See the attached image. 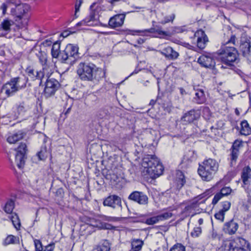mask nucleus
Instances as JSON below:
<instances>
[{
    "instance_id": "9d476101",
    "label": "nucleus",
    "mask_w": 251,
    "mask_h": 251,
    "mask_svg": "<svg viewBox=\"0 0 251 251\" xmlns=\"http://www.w3.org/2000/svg\"><path fill=\"white\" fill-rule=\"evenodd\" d=\"M103 204L113 209H122L121 199L115 195H110L105 198L103 201Z\"/></svg>"
},
{
    "instance_id": "6ab92c4d",
    "label": "nucleus",
    "mask_w": 251,
    "mask_h": 251,
    "mask_svg": "<svg viewBox=\"0 0 251 251\" xmlns=\"http://www.w3.org/2000/svg\"><path fill=\"white\" fill-rule=\"evenodd\" d=\"M195 35L198 36L197 46L200 49H203L208 41V37L202 30H200L196 33Z\"/></svg>"
},
{
    "instance_id": "3c124183",
    "label": "nucleus",
    "mask_w": 251,
    "mask_h": 251,
    "mask_svg": "<svg viewBox=\"0 0 251 251\" xmlns=\"http://www.w3.org/2000/svg\"><path fill=\"white\" fill-rule=\"evenodd\" d=\"M36 251H42L43 247L41 241L36 239L34 241Z\"/></svg>"
},
{
    "instance_id": "4d7b16f0",
    "label": "nucleus",
    "mask_w": 251,
    "mask_h": 251,
    "mask_svg": "<svg viewBox=\"0 0 251 251\" xmlns=\"http://www.w3.org/2000/svg\"><path fill=\"white\" fill-rule=\"evenodd\" d=\"M8 6H9L5 2L2 4L0 7V9L2 10L3 14H5L6 13L7 8Z\"/></svg>"
},
{
    "instance_id": "a211bd4d",
    "label": "nucleus",
    "mask_w": 251,
    "mask_h": 251,
    "mask_svg": "<svg viewBox=\"0 0 251 251\" xmlns=\"http://www.w3.org/2000/svg\"><path fill=\"white\" fill-rule=\"evenodd\" d=\"M126 17L125 14H117L111 17L108 24L112 28L121 27L123 24Z\"/></svg>"
},
{
    "instance_id": "f3484780",
    "label": "nucleus",
    "mask_w": 251,
    "mask_h": 251,
    "mask_svg": "<svg viewBox=\"0 0 251 251\" xmlns=\"http://www.w3.org/2000/svg\"><path fill=\"white\" fill-rule=\"evenodd\" d=\"M16 88L15 83H14L12 78L4 84L1 89L0 92L5 91V93L7 97H9L13 96L18 91Z\"/></svg>"
},
{
    "instance_id": "2f4dec72",
    "label": "nucleus",
    "mask_w": 251,
    "mask_h": 251,
    "mask_svg": "<svg viewBox=\"0 0 251 251\" xmlns=\"http://www.w3.org/2000/svg\"><path fill=\"white\" fill-rule=\"evenodd\" d=\"M241 128L240 130V133L242 135L247 136L251 133V128L247 121L244 120L241 123Z\"/></svg>"
},
{
    "instance_id": "052dcab7",
    "label": "nucleus",
    "mask_w": 251,
    "mask_h": 251,
    "mask_svg": "<svg viewBox=\"0 0 251 251\" xmlns=\"http://www.w3.org/2000/svg\"><path fill=\"white\" fill-rule=\"evenodd\" d=\"M186 31L184 27H176L175 29V32L176 33H182Z\"/></svg>"
},
{
    "instance_id": "f03ea898",
    "label": "nucleus",
    "mask_w": 251,
    "mask_h": 251,
    "mask_svg": "<svg viewBox=\"0 0 251 251\" xmlns=\"http://www.w3.org/2000/svg\"><path fill=\"white\" fill-rule=\"evenodd\" d=\"M236 38L232 35L230 39L218 50L220 59L225 64L230 66L237 59L238 51L234 47L229 46L230 44L235 45Z\"/></svg>"
},
{
    "instance_id": "6e6552de",
    "label": "nucleus",
    "mask_w": 251,
    "mask_h": 251,
    "mask_svg": "<svg viewBox=\"0 0 251 251\" xmlns=\"http://www.w3.org/2000/svg\"><path fill=\"white\" fill-rule=\"evenodd\" d=\"M59 87L60 84L57 80L53 78H48L45 83L44 96L48 98L53 96Z\"/></svg>"
},
{
    "instance_id": "dca6fc26",
    "label": "nucleus",
    "mask_w": 251,
    "mask_h": 251,
    "mask_svg": "<svg viewBox=\"0 0 251 251\" xmlns=\"http://www.w3.org/2000/svg\"><path fill=\"white\" fill-rule=\"evenodd\" d=\"M198 62L202 67L213 69L215 67V62L210 55H202L198 59Z\"/></svg>"
},
{
    "instance_id": "20e7f679",
    "label": "nucleus",
    "mask_w": 251,
    "mask_h": 251,
    "mask_svg": "<svg viewBox=\"0 0 251 251\" xmlns=\"http://www.w3.org/2000/svg\"><path fill=\"white\" fill-rule=\"evenodd\" d=\"M142 166L150 175L159 176L163 173V167L158 159L153 155H145L142 159Z\"/></svg>"
},
{
    "instance_id": "13d9d810",
    "label": "nucleus",
    "mask_w": 251,
    "mask_h": 251,
    "mask_svg": "<svg viewBox=\"0 0 251 251\" xmlns=\"http://www.w3.org/2000/svg\"><path fill=\"white\" fill-rule=\"evenodd\" d=\"M54 249V244H49L46 246L44 251H53Z\"/></svg>"
},
{
    "instance_id": "e2e57ef3",
    "label": "nucleus",
    "mask_w": 251,
    "mask_h": 251,
    "mask_svg": "<svg viewBox=\"0 0 251 251\" xmlns=\"http://www.w3.org/2000/svg\"><path fill=\"white\" fill-rule=\"evenodd\" d=\"M51 44V42L50 40H46L45 42H43V45L45 46H50Z\"/></svg>"
},
{
    "instance_id": "7ed1b4c3",
    "label": "nucleus",
    "mask_w": 251,
    "mask_h": 251,
    "mask_svg": "<svg viewBox=\"0 0 251 251\" xmlns=\"http://www.w3.org/2000/svg\"><path fill=\"white\" fill-rule=\"evenodd\" d=\"M30 6L26 3H21L12 8L11 10V14L14 16L15 25L19 28L25 27L28 21L27 12Z\"/></svg>"
},
{
    "instance_id": "37998d69",
    "label": "nucleus",
    "mask_w": 251,
    "mask_h": 251,
    "mask_svg": "<svg viewBox=\"0 0 251 251\" xmlns=\"http://www.w3.org/2000/svg\"><path fill=\"white\" fill-rule=\"evenodd\" d=\"M170 251H185V247L181 244H176L173 246Z\"/></svg>"
},
{
    "instance_id": "4be33fe9",
    "label": "nucleus",
    "mask_w": 251,
    "mask_h": 251,
    "mask_svg": "<svg viewBox=\"0 0 251 251\" xmlns=\"http://www.w3.org/2000/svg\"><path fill=\"white\" fill-rule=\"evenodd\" d=\"M12 79L18 91L25 88L28 81V78L25 76L13 77L12 78Z\"/></svg>"
},
{
    "instance_id": "5fc2aeb1",
    "label": "nucleus",
    "mask_w": 251,
    "mask_h": 251,
    "mask_svg": "<svg viewBox=\"0 0 251 251\" xmlns=\"http://www.w3.org/2000/svg\"><path fill=\"white\" fill-rule=\"evenodd\" d=\"M25 111V107L23 103L20 104L17 107V111L19 114H22Z\"/></svg>"
},
{
    "instance_id": "b1692460",
    "label": "nucleus",
    "mask_w": 251,
    "mask_h": 251,
    "mask_svg": "<svg viewBox=\"0 0 251 251\" xmlns=\"http://www.w3.org/2000/svg\"><path fill=\"white\" fill-rule=\"evenodd\" d=\"M160 52L166 58L172 60L176 59L178 56V53L174 50L173 49L170 47L166 48L165 49H163Z\"/></svg>"
},
{
    "instance_id": "393cba45",
    "label": "nucleus",
    "mask_w": 251,
    "mask_h": 251,
    "mask_svg": "<svg viewBox=\"0 0 251 251\" xmlns=\"http://www.w3.org/2000/svg\"><path fill=\"white\" fill-rule=\"evenodd\" d=\"M37 56L39 60V62L43 67V71L44 72L47 71L49 69L50 66L48 63L47 54L45 52L41 51L39 52Z\"/></svg>"
},
{
    "instance_id": "603ef678",
    "label": "nucleus",
    "mask_w": 251,
    "mask_h": 251,
    "mask_svg": "<svg viewBox=\"0 0 251 251\" xmlns=\"http://www.w3.org/2000/svg\"><path fill=\"white\" fill-rule=\"evenodd\" d=\"M83 2V0H76L75 4V15L76 16V13L79 11V8Z\"/></svg>"
},
{
    "instance_id": "aec40b11",
    "label": "nucleus",
    "mask_w": 251,
    "mask_h": 251,
    "mask_svg": "<svg viewBox=\"0 0 251 251\" xmlns=\"http://www.w3.org/2000/svg\"><path fill=\"white\" fill-rule=\"evenodd\" d=\"M238 228V225L233 220L226 223L223 226V230L230 235L234 234Z\"/></svg>"
},
{
    "instance_id": "f257e3e1",
    "label": "nucleus",
    "mask_w": 251,
    "mask_h": 251,
    "mask_svg": "<svg viewBox=\"0 0 251 251\" xmlns=\"http://www.w3.org/2000/svg\"><path fill=\"white\" fill-rule=\"evenodd\" d=\"M79 78L82 81L97 83L103 77L104 73L101 69L91 63H80L76 70Z\"/></svg>"
},
{
    "instance_id": "338daca9",
    "label": "nucleus",
    "mask_w": 251,
    "mask_h": 251,
    "mask_svg": "<svg viewBox=\"0 0 251 251\" xmlns=\"http://www.w3.org/2000/svg\"><path fill=\"white\" fill-rule=\"evenodd\" d=\"M5 3H7L8 6H9L10 4L15 3V0H6Z\"/></svg>"
},
{
    "instance_id": "c85d7f7f",
    "label": "nucleus",
    "mask_w": 251,
    "mask_h": 251,
    "mask_svg": "<svg viewBox=\"0 0 251 251\" xmlns=\"http://www.w3.org/2000/svg\"><path fill=\"white\" fill-rule=\"evenodd\" d=\"M24 136V133L21 131H19L18 132L9 136L7 138V141L10 144H14L19 140L22 139Z\"/></svg>"
},
{
    "instance_id": "f704fd0d",
    "label": "nucleus",
    "mask_w": 251,
    "mask_h": 251,
    "mask_svg": "<svg viewBox=\"0 0 251 251\" xmlns=\"http://www.w3.org/2000/svg\"><path fill=\"white\" fill-rule=\"evenodd\" d=\"M19 242V238L12 235H9L7 236L3 242L4 246L11 244H16Z\"/></svg>"
},
{
    "instance_id": "4468645a",
    "label": "nucleus",
    "mask_w": 251,
    "mask_h": 251,
    "mask_svg": "<svg viewBox=\"0 0 251 251\" xmlns=\"http://www.w3.org/2000/svg\"><path fill=\"white\" fill-rule=\"evenodd\" d=\"M153 27H151L150 29H145V30H137L133 31L135 33H141L143 35H147L148 33H156L158 34L157 37H162L168 35V33L166 31H162L161 30L160 27L158 25L154 26L153 25Z\"/></svg>"
},
{
    "instance_id": "72a5a7b5",
    "label": "nucleus",
    "mask_w": 251,
    "mask_h": 251,
    "mask_svg": "<svg viewBox=\"0 0 251 251\" xmlns=\"http://www.w3.org/2000/svg\"><path fill=\"white\" fill-rule=\"evenodd\" d=\"M60 44L59 42H55L51 48V53L53 58H57L61 53L60 51Z\"/></svg>"
},
{
    "instance_id": "79ce46f5",
    "label": "nucleus",
    "mask_w": 251,
    "mask_h": 251,
    "mask_svg": "<svg viewBox=\"0 0 251 251\" xmlns=\"http://www.w3.org/2000/svg\"><path fill=\"white\" fill-rule=\"evenodd\" d=\"M109 116V112L107 110L103 109L99 110L97 114V117L100 119H107Z\"/></svg>"
},
{
    "instance_id": "c03bdc74",
    "label": "nucleus",
    "mask_w": 251,
    "mask_h": 251,
    "mask_svg": "<svg viewBox=\"0 0 251 251\" xmlns=\"http://www.w3.org/2000/svg\"><path fill=\"white\" fill-rule=\"evenodd\" d=\"M158 216H154L148 218L146 220L145 223L148 225H152L159 222Z\"/></svg>"
},
{
    "instance_id": "bf43d9fd",
    "label": "nucleus",
    "mask_w": 251,
    "mask_h": 251,
    "mask_svg": "<svg viewBox=\"0 0 251 251\" xmlns=\"http://www.w3.org/2000/svg\"><path fill=\"white\" fill-rule=\"evenodd\" d=\"M203 115H205L206 114L207 118H208L209 116L211 115V113L208 107L204 108L203 110Z\"/></svg>"
},
{
    "instance_id": "a18cd8bd",
    "label": "nucleus",
    "mask_w": 251,
    "mask_h": 251,
    "mask_svg": "<svg viewBox=\"0 0 251 251\" xmlns=\"http://www.w3.org/2000/svg\"><path fill=\"white\" fill-rule=\"evenodd\" d=\"M201 233V227H196L191 233V235L193 237H198Z\"/></svg>"
},
{
    "instance_id": "423d86ee",
    "label": "nucleus",
    "mask_w": 251,
    "mask_h": 251,
    "mask_svg": "<svg viewBox=\"0 0 251 251\" xmlns=\"http://www.w3.org/2000/svg\"><path fill=\"white\" fill-rule=\"evenodd\" d=\"M78 48L73 44L67 45L65 49L60 53L62 62L72 64L74 63L76 57H78Z\"/></svg>"
},
{
    "instance_id": "ddd939ff",
    "label": "nucleus",
    "mask_w": 251,
    "mask_h": 251,
    "mask_svg": "<svg viewBox=\"0 0 251 251\" xmlns=\"http://www.w3.org/2000/svg\"><path fill=\"white\" fill-rule=\"evenodd\" d=\"M242 146V142L239 140H235L230 150V166H233L235 165L237 159L239 154V149Z\"/></svg>"
},
{
    "instance_id": "09e8293b",
    "label": "nucleus",
    "mask_w": 251,
    "mask_h": 251,
    "mask_svg": "<svg viewBox=\"0 0 251 251\" xmlns=\"http://www.w3.org/2000/svg\"><path fill=\"white\" fill-rule=\"evenodd\" d=\"M26 151V146L25 143H21L17 149V153H23L25 154Z\"/></svg>"
},
{
    "instance_id": "cd10ccee",
    "label": "nucleus",
    "mask_w": 251,
    "mask_h": 251,
    "mask_svg": "<svg viewBox=\"0 0 251 251\" xmlns=\"http://www.w3.org/2000/svg\"><path fill=\"white\" fill-rule=\"evenodd\" d=\"M110 245L107 240H104L96 246L92 251H110Z\"/></svg>"
},
{
    "instance_id": "58836bf2",
    "label": "nucleus",
    "mask_w": 251,
    "mask_h": 251,
    "mask_svg": "<svg viewBox=\"0 0 251 251\" xmlns=\"http://www.w3.org/2000/svg\"><path fill=\"white\" fill-rule=\"evenodd\" d=\"M37 155L40 160H45L48 156L47 147L45 146H42L40 151L37 153Z\"/></svg>"
},
{
    "instance_id": "6e6d98bb",
    "label": "nucleus",
    "mask_w": 251,
    "mask_h": 251,
    "mask_svg": "<svg viewBox=\"0 0 251 251\" xmlns=\"http://www.w3.org/2000/svg\"><path fill=\"white\" fill-rule=\"evenodd\" d=\"M247 202L248 204L246 205V207L247 210H249V209L251 206V195L250 194L248 196Z\"/></svg>"
},
{
    "instance_id": "9b49d317",
    "label": "nucleus",
    "mask_w": 251,
    "mask_h": 251,
    "mask_svg": "<svg viewBox=\"0 0 251 251\" xmlns=\"http://www.w3.org/2000/svg\"><path fill=\"white\" fill-rule=\"evenodd\" d=\"M128 199L140 205H147L149 199L148 196L143 192L135 191L132 192L128 197Z\"/></svg>"
},
{
    "instance_id": "bb28decb",
    "label": "nucleus",
    "mask_w": 251,
    "mask_h": 251,
    "mask_svg": "<svg viewBox=\"0 0 251 251\" xmlns=\"http://www.w3.org/2000/svg\"><path fill=\"white\" fill-rule=\"evenodd\" d=\"M193 152L189 151L183 157L181 163V165L182 166V168H187L190 164V163L193 161L194 157H193Z\"/></svg>"
},
{
    "instance_id": "5701e85b",
    "label": "nucleus",
    "mask_w": 251,
    "mask_h": 251,
    "mask_svg": "<svg viewBox=\"0 0 251 251\" xmlns=\"http://www.w3.org/2000/svg\"><path fill=\"white\" fill-rule=\"evenodd\" d=\"M231 191L232 190L230 187H226L223 188L219 193H217L214 196L212 203L213 205H215L223 197L229 195Z\"/></svg>"
},
{
    "instance_id": "f8f14e48",
    "label": "nucleus",
    "mask_w": 251,
    "mask_h": 251,
    "mask_svg": "<svg viewBox=\"0 0 251 251\" xmlns=\"http://www.w3.org/2000/svg\"><path fill=\"white\" fill-rule=\"evenodd\" d=\"M250 38L245 33L241 35L240 38V49L243 55L248 57L251 53Z\"/></svg>"
},
{
    "instance_id": "39448f33",
    "label": "nucleus",
    "mask_w": 251,
    "mask_h": 251,
    "mask_svg": "<svg viewBox=\"0 0 251 251\" xmlns=\"http://www.w3.org/2000/svg\"><path fill=\"white\" fill-rule=\"evenodd\" d=\"M218 167L219 164L216 160L209 158L200 165L198 172L203 180L209 181L213 177Z\"/></svg>"
},
{
    "instance_id": "0eeeda50",
    "label": "nucleus",
    "mask_w": 251,
    "mask_h": 251,
    "mask_svg": "<svg viewBox=\"0 0 251 251\" xmlns=\"http://www.w3.org/2000/svg\"><path fill=\"white\" fill-rule=\"evenodd\" d=\"M228 251H249L250 244L244 239L230 241L226 245Z\"/></svg>"
},
{
    "instance_id": "c756f323",
    "label": "nucleus",
    "mask_w": 251,
    "mask_h": 251,
    "mask_svg": "<svg viewBox=\"0 0 251 251\" xmlns=\"http://www.w3.org/2000/svg\"><path fill=\"white\" fill-rule=\"evenodd\" d=\"M177 176L176 181V187L178 190H180L184 186L186 180L183 174L181 171L177 173Z\"/></svg>"
},
{
    "instance_id": "a878e982",
    "label": "nucleus",
    "mask_w": 251,
    "mask_h": 251,
    "mask_svg": "<svg viewBox=\"0 0 251 251\" xmlns=\"http://www.w3.org/2000/svg\"><path fill=\"white\" fill-rule=\"evenodd\" d=\"M15 24L12 20H9V19H5L3 20L0 25V30L4 31L6 33L9 32L11 29V27Z\"/></svg>"
},
{
    "instance_id": "412c9836",
    "label": "nucleus",
    "mask_w": 251,
    "mask_h": 251,
    "mask_svg": "<svg viewBox=\"0 0 251 251\" xmlns=\"http://www.w3.org/2000/svg\"><path fill=\"white\" fill-rule=\"evenodd\" d=\"M25 72L31 78L33 79H38L41 80L44 77L45 73L43 71H36L30 66L26 68Z\"/></svg>"
},
{
    "instance_id": "7c9ffc66",
    "label": "nucleus",
    "mask_w": 251,
    "mask_h": 251,
    "mask_svg": "<svg viewBox=\"0 0 251 251\" xmlns=\"http://www.w3.org/2000/svg\"><path fill=\"white\" fill-rule=\"evenodd\" d=\"M194 100L198 104H201L205 102V97L204 91L202 90H198L195 93Z\"/></svg>"
},
{
    "instance_id": "e433bc0d",
    "label": "nucleus",
    "mask_w": 251,
    "mask_h": 251,
    "mask_svg": "<svg viewBox=\"0 0 251 251\" xmlns=\"http://www.w3.org/2000/svg\"><path fill=\"white\" fill-rule=\"evenodd\" d=\"M14 201L12 199L8 200L5 203L4 207V211L8 214H12L13 210L14 208Z\"/></svg>"
},
{
    "instance_id": "774afa93",
    "label": "nucleus",
    "mask_w": 251,
    "mask_h": 251,
    "mask_svg": "<svg viewBox=\"0 0 251 251\" xmlns=\"http://www.w3.org/2000/svg\"><path fill=\"white\" fill-rule=\"evenodd\" d=\"M144 42V40L141 38H139L138 40H137V43L139 44H143V43Z\"/></svg>"
},
{
    "instance_id": "1a4fd4ad",
    "label": "nucleus",
    "mask_w": 251,
    "mask_h": 251,
    "mask_svg": "<svg viewBox=\"0 0 251 251\" xmlns=\"http://www.w3.org/2000/svg\"><path fill=\"white\" fill-rule=\"evenodd\" d=\"M210 190H208L194 198L191 203L185 206L183 210L184 212L191 211L192 209L197 207L200 204L204 203L207 199V198L204 199V198L210 194Z\"/></svg>"
},
{
    "instance_id": "2eb2a0df",
    "label": "nucleus",
    "mask_w": 251,
    "mask_h": 251,
    "mask_svg": "<svg viewBox=\"0 0 251 251\" xmlns=\"http://www.w3.org/2000/svg\"><path fill=\"white\" fill-rule=\"evenodd\" d=\"M200 117V112L194 109H192L184 114L181 118V120L185 122V124H190L198 120Z\"/></svg>"
},
{
    "instance_id": "49530a36",
    "label": "nucleus",
    "mask_w": 251,
    "mask_h": 251,
    "mask_svg": "<svg viewBox=\"0 0 251 251\" xmlns=\"http://www.w3.org/2000/svg\"><path fill=\"white\" fill-rule=\"evenodd\" d=\"M231 203L230 202L225 201L221 203L222 209L220 210L223 211L224 212H226L228 211L230 207Z\"/></svg>"
},
{
    "instance_id": "8fccbe9b",
    "label": "nucleus",
    "mask_w": 251,
    "mask_h": 251,
    "mask_svg": "<svg viewBox=\"0 0 251 251\" xmlns=\"http://www.w3.org/2000/svg\"><path fill=\"white\" fill-rule=\"evenodd\" d=\"M175 17V14H173L170 16H166L164 18V20L160 22V23L165 25L170 22H173Z\"/></svg>"
},
{
    "instance_id": "0e129e2a",
    "label": "nucleus",
    "mask_w": 251,
    "mask_h": 251,
    "mask_svg": "<svg viewBox=\"0 0 251 251\" xmlns=\"http://www.w3.org/2000/svg\"><path fill=\"white\" fill-rule=\"evenodd\" d=\"M120 1H125L126 0H111L110 1V3L112 5H114L116 2Z\"/></svg>"
},
{
    "instance_id": "4c0bfd02",
    "label": "nucleus",
    "mask_w": 251,
    "mask_h": 251,
    "mask_svg": "<svg viewBox=\"0 0 251 251\" xmlns=\"http://www.w3.org/2000/svg\"><path fill=\"white\" fill-rule=\"evenodd\" d=\"M9 218L11 220L14 227L17 229L19 228L21 224L18 215L16 213H12L11 215L9 216Z\"/></svg>"
},
{
    "instance_id": "680f3d73",
    "label": "nucleus",
    "mask_w": 251,
    "mask_h": 251,
    "mask_svg": "<svg viewBox=\"0 0 251 251\" xmlns=\"http://www.w3.org/2000/svg\"><path fill=\"white\" fill-rule=\"evenodd\" d=\"M90 20L89 21H94L95 20V12L93 11H91L89 15Z\"/></svg>"
},
{
    "instance_id": "c9c22d12",
    "label": "nucleus",
    "mask_w": 251,
    "mask_h": 251,
    "mask_svg": "<svg viewBox=\"0 0 251 251\" xmlns=\"http://www.w3.org/2000/svg\"><path fill=\"white\" fill-rule=\"evenodd\" d=\"M143 245V242L140 239H134L131 242L132 249L134 251H140Z\"/></svg>"
},
{
    "instance_id": "ea45409f",
    "label": "nucleus",
    "mask_w": 251,
    "mask_h": 251,
    "mask_svg": "<svg viewBox=\"0 0 251 251\" xmlns=\"http://www.w3.org/2000/svg\"><path fill=\"white\" fill-rule=\"evenodd\" d=\"M251 172V169L249 166L246 167L243 169L242 178L244 182L247 181L249 178H250Z\"/></svg>"
},
{
    "instance_id": "69168bd1",
    "label": "nucleus",
    "mask_w": 251,
    "mask_h": 251,
    "mask_svg": "<svg viewBox=\"0 0 251 251\" xmlns=\"http://www.w3.org/2000/svg\"><path fill=\"white\" fill-rule=\"evenodd\" d=\"M88 21H86V19L80 22H79L77 24V25L78 26H79V25H85L87 22H88Z\"/></svg>"
},
{
    "instance_id": "864d4df0",
    "label": "nucleus",
    "mask_w": 251,
    "mask_h": 251,
    "mask_svg": "<svg viewBox=\"0 0 251 251\" xmlns=\"http://www.w3.org/2000/svg\"><path fill=\"white\" fill-rule=\"evenodd\" d=\"M209 238L212 240H215L218 238V235L214 229H212L211 231L210 234L209 236Z\"/></svg>"
},
{
    "instance_id": "de8ad7c7",
    "label": "nucleus",
    "mask_w": 251,
    "mask_h": 251,
    "mask_svg": "<svg viewBox=\"0 0 251 251\" xmlns=\"http://www.w3.org/2000/svg\"><path fill=\"white\" fill-rule=\"evenodd\" d=\"M225 215V213L220 210L219 212L215 214L214 217L216 219L223 222L224 220Z\"/></svg>"
},
{
    "instance_id": "a19ab883",
    "label": "nucleus",
    "mask_w": 251,
    "mask_h": 251,
    "mask_svg": "<svg viewBox=\"0 0 251 251\" xmlns=\"http://www.w3.org/2000/svg\"><path fill=\"white\" fill-rule=\"evenodd\" d=\"M172 216L173 214L170 212H165L157 215L159 221L167 220Z\"/></svg>"
},
{
    "instance_id": "473e14b6",
    "label": "nucleus",
    "mask_w": 251,
    "mask_h": 251,
    "mask_svg": "<svg viewBox=\"0 0 251 251\" xmlns=\"http://www.w3.org/2000/svg\"><path fill=\"white\" fill-rule=\"evenodd\" d=\"M25 154L23 153H17L15 154V162L17 164V167L22 169L25 164Z\"/></svg>"
}]
</instances>
